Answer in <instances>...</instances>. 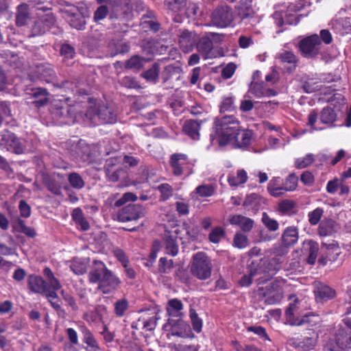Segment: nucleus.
I'll use <instances>...</instances> for the list:
<instances>
[{
  "instance_id": "36",
  "label": "nucleus",
  "mask_w": 351,
  "mask_h": 351,
  "mask_svg": "<svg viewBox=\"0 0 351 351\" xmlns=\"http://www.w3.org/2000/svg\"><path fill=\"white\" fill-rule=\"evenodd\" d=\"M43 23L47 27H51L56 23V18L52 14H48L44 16L40 21L36 23L33 32L34 34H42L45 32V29L37 31V28L40 26V24Z\"/></svg>"
},
{
  "instance_id": "52",
  "label": "nucleus",
  "mask_w": 351,
  "mask_h": 351,
  "mask_svg": "<svg viewBox=\"0 0 351 351\" xmlns=\"http://www.w3.org/2000/svg\"><path fill=\"white\" fill-rule=\"evenodd\" d=\"M302 88L305 93H311L320 89V86L317 80L314 81L313 78H308L304 82Z\"/></svg>"
},
{
  "instance_id": "46",
  "label": "nucleus",
  "mask_w": 351,
  "mask_h": 351,
  "mask_svg": "<svg viewBox=\"0 0 351 351\" xmlns=\"http://www.w3.org/2000/svg\"><path fill=\"white\" fill-rule=\"evenodd\" d=\"M16 227L19 228V230L25 234L27 237L30 238H34L36 235V232L34 228L32 227L27 226L25 225V221L19 218L16 221Z\"/></svg>"
},
{
  "instance_id": "26",
  "label": "nucleus",
  "mask_w": 351,
  "mask_h": 351,
  "mask_svg": "<svg viewBox=\"0 0 351 351\" xmlns=\"http://www.w3.org/2000/svg\"><path fill=\"white\" fill-rule=\"evenodd\" d=\"M234 136L233 141L235 146L241 148L250 145L252 133L248 130H243L241 131L239 130Z\"/></svg>"
},
{
  "instance_id": "11",
  "label": "nucleus",
  "mask_w": 351,
  "mask_h": 351,
  "mask_svg": "<svg viewBox=\"0 0 351 351\" xmlns=\"http://www.w3.org/2000/svg\"><path fill=\"white\" fill-rule=\"evenodd\" d=\"M295 308L296 304L291 303L285 311L287 319L291 325L300 326L304 324H308L313 326L317 322L318 316L313 314H306L300 319L293 320V314Z\"/></svg>"
},
{
  "instance_id": "29",
  "label": "nucleus",
  "mask_w": 351,
  "mask_h": 351,
  "mask_svg": "<svg viewBox=\"0 0 351 351\" xmlns=\"http://www.w3.org/2000/svg\"><path fill=\"white\" fill-rule=\"evenodd\" d=\"M89 265L88 258H74L71 264V269L77 275L84 274L88 269Z\"/></svg>"
},
{
  "instance_id": "1",
  "label": "nucleus",
  "mask_w": 351,
  "mask_h": 351,
  "mask_svg": "<svg viewBox=\"0 0 351 351\" xmlns=\"http://www.w3.org/2000/svg\"><path fill=\"white\" fill-rule=\"evenodd\" d=\"M90 283H98V290L104 294L114 293L119 287L121 281L106 265L95 260L88 273Z\"/></svg>"
},
{
  "instance_id": "4",
  "label": "nucleus",
  "mask_w": 351,
  "mask_h": 351,
  "mask_svg": "<svg viewBox=\"0 0 351 351\" xmlns=\"http://www.w3.org/2000/svg\"><path fill=\"white\" fill-rule=\"evenodd\" d=\"M324 351H346L351 350V331L343 326H339L333 338L325 344Z\"/></svg>"
},
{
  "instance_id": "23",
  "label": "nucleus",
  "mask_w": 351,
  "mask_h": 351,
  "mask_svg": "<svg viewBox=\"0 0 351 351\" xmlns=\"http://www.w3.org/2000/svg\"><path fill=\"white\" fill-rule=\"evenodd\" d=\"M36 73L38 77L47 83L53 82L55 72L49 64H39L36 65Z\"/></svg>"
},
{
  "instance_id": "41",
  "label": "nucleus",
  "mask_w": 351,
  "mask_h": 351,
  "mask_svg": "<svg viewBox=\"0 0 351 351\" xmlns=\"http://www.w3.org/2000/svg\"><path fill=\"white\" fill-rule=\"evenodd\" d=\"M261 221L265 228L270 232H275L279 229L278 222L276 219L271 218L265 212L262 214Z\"/></svg>"
},
{
  "instance_id": "24",
  "label": "nucleus",
  "mask_w": 351,
  "mask_h": 351,
  "mask_svg": "<svg viewBox=\"0 0 351 351\" xmlns=\"http://www.w3.org/2000/svg\"><path fill=\"white\" fill-rule=\"evenodd\" d=\"M51 113L57 119L62 117L72 118L73 117L72 108L66 104H63L61 102H57L53 104Z\"/></svg>"
},
{
  "instance_id": "44",
  "label": "nucleus",
  "mask_w": 351,
  "mask_h": 351,
  "mask_svg": "<svg viewBox=\"0 0 351 351\" xmlns=\"http://www.w3.org/2000/svg\"><path fill=\"white\" fill-rule=\"evenodd\" d=\"M262 272L263 271L261 268L251 267L250 269L249 275H244L241 278L239 281L240 285L243 287L250 286L252 282V278Z\"/></svg>"
},
{
  "instance_id": "50",
  "label": "nucleus",
  "mask_w": 351,
  "mask_h": 351,
  "mask_svg": "<svg viewBox=\"0 0 351 351\" xmlns=\"http://www.w3.org/2000/svg\"><path fill=\"white\" fill-rule=\"evenodd\" d=\"M106 176L110 181L117 182L125 174L124 170L118 167L114 169H107Z\"/></svg>"
},
{
  "instance_id": "21",
  "label": "nucleus",
  "mask_w": 351,
  "mask_h": 351,
  "mask_svg": "<svg viewBox=\"0 0 351 351\" xmlns=\"http://www.w3.org/2000/svg\"><path fill=\"white\" fill-rule=\"evenodd\" d=\"M232 225L238 226L243 232H250L254 226V220L241 215H232L229 219Z\"/></svg>"
},
{
  "instance_id": "33",
  "label": "nucleus",
  "mask_w": 351,
  "mask_h": 351,
  "mask_svg": "<svg viewBox=\"0 0 351 351\" xmlns=\"http://www.w3.org/2000/svg\"><path fill=\"white\" fill-rule=\"evenodd\" d=\"M81 332L83 335V341L89 347L93 349V351H99V345L93 337L90 330L85 326H81Z\"/></svg>"
},
{
  "instance_id": "59",
  "label": "nucleus",
  "mask_w": 351,
  "mask_h": 351,
  "mask_svg": "<svg viewBox=\"0 0 351 351\" xmlns=\"http://www.w3.org/2000/svg\"><path fill=\"white\" fill-rule=\"evenodd\" d=\"M166 4L170 10L178 12L186 5V0H165Z\"/></svg>"
},
{
  "instance_id": "17",
  "label": "nucleus",
  "mask_w": 351,
  "mask_h": 351,
  "mask_svg": "<svg viewBox=\"0 0 351 351\" xmlns=\"http://www.w3.org/2000/svg\"><path fill=\"white\" fill-rule=\"evenodd\" d=\"M27 94L30 98L34 99L33 104L37 107L45 106L49 101V93L46 88H34L29 90Z\"/></svg>"
},
{
  "instance_id": "15",
  "label": "nucleus",
  "mask_w": 351,
  "mask_h": 351,
  "mask_svg": "<svg viewBox=\"0 0 351 351\" xmlns=\"http://www.w3.org/2000/svg\"><path fill=\"white\" fill-rule=\"evenodd\" d=\"M197 49L204 58L210 59L216 57L213 51V40L207 35L199 39L196 45Z\"/></svg>"
},
{
  "instance_id": "28",
  "label": "nucleus",
  "mask_w": 351,
  "mask_h": 351,
  "mask_svg": "<svg viewBox=\"0 0 351 351\" xmlns=\"http://www.w3.org/2000/svg\"><path fill=\"white\" fill-rule=\"evenodd\" d=\"M183 304L181 300L173 298L168 301L166 310L167 314L171 317H178L182 315Z\"/></svg>"
},
{
  "instance_id": "27",
  "label": "nucleus",
  "mask_w": 351,
  "mask_h": 351,
  "mask_svg": "<svg viewBox=\"0 0 351 351\" xmlns=\"http://www.w3.org/2000/svg\"><path fill=\"white\" fill-rule=\"evenodd\" d=\"M318 234L320 237H328L337 231V225L332 219L324 220L319 225Z\"/></svg>"
},
{
  "instance_id": "7",
  "label": "nucleus",
  "mask_w": 351,
  "mask_h": 351,
  "mask_svg": "<svg viewBox=\"0 0 351 351\" xmlns=\"http://www.w3.org/2000/svg\"><path fill=\"white\" fill-rule=\"evenodd\" d=\"M260 295L265 298V302L267 304H274L279 302L283 298L282 289L278 282H270L265 287L258 288Z\"/></svg>"
},
{
  "instance_id": "35",
  "label": "nucleus",
  "mask_w": 351,
  "mask_h": 351,
  "mask_svg": "<svg viewBox=\"0 0 351 351\" xmlns=\"http://www.w3.org/2000/svg\"><path fill=\"white\" fill-rule=\"evenodd\" d=\"M145 62V58L136 55L133 56L125 62V68L126 69L139 71L143 67Z\"/></svg>"
},
{
  "instance_id": "16",
  "label": "nucleus",
  "mask_w": 351,
  "mask_h": 351,
  "mask_svg": "<svg viewBox=\"0 0 351 351\" xmlns=\"http://www.w3.org/2000/svg\"><path fill=\"white\" fill-rule=\"evenodd\" d=\"M314 293L317 302H323L335 297V291L326 285L320 282L315 285Z\"/></svg>"
},
{
  "instance_id": "57",
  "label": "nucleus",
  "mask_w": 351,
  "mask_h": 351,
  "mask_svg": "<svg viewBox=\"0 0 351 351\" xmlns=\"http://www.w3.org/2000/svg\"><path fill=\"white\" fill-rule=\"evenodd\" d=\"M278 58L282 62L289 64H296L298 59L293 52L289 51H285L278 53Z\"/></svg>"
},
{
  "instance_id": "53",
  "label": "nucleus",
  "mask_w": 351,
  "mask_h": 351,
  "mask_svg": "<svg viewBox=\"0 0 351 351\" xmlns=\"http://www.w3.org/2000/svg\"><path fill=\"white\" fill-rule=\"evenodd\" d=\"M214 192L215 189L210 184H202L195 189V193L202 197H210Z\"/></svg>"
},
{
  "instance_id": "40",
  "label": "nucleus",
  "mask_w": 351,
  "mask_h": 351,
  "mask_svg": "<svg viewBox=\"0 0 351 351\" xmlns=\"http://www.w3.org/2000/svg\"><path fill=\"white\" fill-rule=\"evenodd\" d=\"M308 335L309 336L305 337L303 340L300 342V346L306 350L313 349L317 342V335L314 330H310Z\"/></svg>"
},
{
  "instance_id": "42",
  "label": "nucleus",
  "mask_w": 351,
  "mask_h": 351,
  "mask_svg": "<svg viewBox=\"0 0 351 351\" xmlns=\"http://www.w3.org/2000/svg\"><path fill=\"white\" fill-rule=\"evenodd\" d=\"M68 181L70 185L75 189H82L85 186V182L82 176L76 172H72L68 175Z\"/></svg>"
},
{
  "instance_id": "51",
  "label": "nucleus",
  "mask_w": 351,
  "mask_h": 351,
  "mask_svg": "<svg viewBox=\"0 0 351 351\" xmlns=\"http://www.w3.org/2000/svg\"><path fill=\"white\" fill-rule=\"evenodd\" d=\"M128 306H129V304L126 299L123 298V299L117 300L114 303V313L118 317L123 316L125 314V312L128 308Z\"/></svg>"
},
{
  "instance_id": "38",
  "label": "nucleus",
  "mask_w": 351,
  "mask_h": 351,
  "mask_svg": "<svg viewBox=\"0 0 351 351\" xmlns=\"http://www.w3.org/2000/svg\"><path fill=\"white\" fill-rule=\"evenodd\" d=\"M160 67L158 64L154 63L151 68L141 73V76L148 82H156L158 80Z\"/></svg>"
},
{
  "instance_id": "20",
  "label": "nucleus",
  "mask_w": 351,
  "mask_h": 351,
  "mask_svg": "<svg viewBox=\"0 0 351 351\" xmlns=\"http://www.w3.org/2000/svg\"><path fill=\"white\" fill-rule=\"evenodd\" d=\"M27 284L29 289L34 293L45 294L49 291L45 280L38 276L30 275Z\"/></svg>"
},
{
  "instance_id": "43",
  "label": "nucleus",
  "mask_w": 351,
  "mask_h": 351,
  "mask_svg": "<svg viewBox=\"0 0 351 351\" xmlns=\"http://www.w3.org/2000/svg\"><path fill=\"white\" fill-rule=\"evenodd\" d=\"M112 54L115 56L128 53L130 49L129 43L125 40H119L112 45Z\"/></svg>"
},
{
  "instance_id": "39",
  "label": "nucleus",
  "mask_w": 351,
  "mask_h": 351,
  "mask_svg": "<svg viewBox=\"0 0 351 351\" xmlns=\"http://www.w3.org/2000/svg\"><path fill=\"white\" fill-rule=\"evenodd\" d=\"M337 119V114L330 107L324 108L320 114V120L324 124H332Z\"/></svg>"
},
{
  "instance_id": "45",
  "label": "nucleus",
  "mask_w": 351,
  "mask_h": 351,
  "mask_svg": "<svg viewBox=\"0 0 351 351\" xmlns=\"http://www.w3.org/2000/svg\"><path fill=\"white\" fill-rule=\"evenodd\" d=\"M279 180V178H274L268 184L267 190L274 197H279L283 194L282 188L278 184Z\"/></svg>"
},
{
  "instance_id": "10",
  "label": "nucleus",
  "mask_w": 351,
  "mask_h": 351,
  "mask_svg": "<svg viewBox=\"0 0 351 351\" xmlns=\"http://www.w3.org/2000/svg\"><path fill=\"white\" fill-rule=\"evenodd\" d=\"M320 44L321 40L318 35L313 34L301 40L300 48L306 57L311 58L318 53Z\"/></svg>"
},
{
  "instance_id": "54",
  "label": "nucleus",
  "mask_w": 351,
  "mask_h": 351,
  "mask_svg": "<svg viewBox=\"0 0 351 351\" xmlns=\"http://www.w3.org/2000/svg\"><path fill=\"white\" fill-rule=\"evenodd\" d=\"M109 9L106 5H101L94 12L93 20L96 23L104 20L108 15Z\"/></svg>"
},
{
  "instance_id": "63",
  "label": "nucleus",
  "mask_w": 351,
  "mask_h": 351,
  "mask_svg": "<svg viewBox=\"0 0 351 351\" xmlns=\"http://www.w3.org/2000/svg\"><path fill=\"white\" fill-rule=\"evenodd\" d=\"M157 319L156 315H153L148 317H142L139 319V321L143 322V326L147 330H153L156 326Z\"/></svg>"
},
{
  "instance_id": "6",
  "label": "nucleus",
  "mask_w": 351,
  "mask_h": 351,
  "mask_svg": "<svg viewBox=\"0 0 351 351\" xmlns=\"http://www.w3.org/2000/svg\"><path fill=\"white\" fill-rule=\"evenodd\" d=\"M0 146L16 154H21L24 151V145L21 140L7 130L0 132Z\"/></svg>"
},
{
  "instance_id": "61",
  "label": "nucleus",
  "mask_w": 351,
  "mask_h": 351,
  "mask_svg": "<svg viewBox=\"0 0 351 351\" xmlns=\"http://www.w3.org/2000/svg\"><path fill=\"white\" fill-rule=\"evenodd\" d=\"M45 295L54 309L57 311L62 310L56 292L49 290Z\"/></svg>"
},
{
  "instance_id": "37",
  "label": "nucleus",
  "mask_w": 351,
  "mask_h": 351,
  "mask_svg": "<svg viewBox=\"0 0 351 351\" xmlns=\"http://www.w3.org/2000/svg\"><path fill=\"white\" fill-rule=\"evenodd\" d=\"M247 180V175L244 169L237 171V175H230L228 177V181L230 185L232 186H237L239 184H244Z\"/></svg>"
},
{
  "instance_id": "12",
  "label": "nucleus",
  "mask_w": 351,
  "mask_h": 351,
  "mask_svg": "<svg viewBox=\"0 0 351 351\" xmlns=\"http://www.w3.org/2000/svg\"><path fill=\"white\" fill-rule=\"evenodd\" d=\"M170 165L175 176H181L189 169L188 156L184 154H173L170 157Z\"/></svg>"
},
{
  "instance_id": "47",
  "label": "nucleus",
  "mask_w": 351,
  "mask_h": 351,
  "mask_svg": "<svg viewBox=\"0 0 351 351\" xmlns=\"http://www.w3.org/2000/svg\"><path fill=\"white\" fill-rule=\"evenodd\" d=\"M298 177L292 173L285 181L282 188V192L284 191H293L298 186Z\"/></svg>"
},
{
  "instance_id": "3",
  "label": "nucleus",
  "mask_w": 351,
  "mask_h": 351,
  "mask_svg": "<svg viewBox=\"0 0 351 351\" xmlns=\"http://www.w3.org/2000/svg\"><path fill=\"white\" fill-rule=\"evenodd\" d=\"M212 271V261L206 253L199 252L193 256L190 271L194 277L200 280H208L211 276Z\"/></svg>"
},
{
  "instance_id": "30",
  "label": "nucleus",
  "mask_w": 351,
  "mask_h": 351,
  "mask_svg": "<svg viewBox=\"0 0 351 351\" xmlns=\"http://www.w3.org/2000/svg\"><path fill=\"white\" fill-rule=\"evenodd\" d=\"M43 274L47 279L46 285L48 289L56 292L62 287L60 281L54 276L50 268L45 267L43 270Z\"/></svg>"
},
{
  "instance_id": "56",
  "label": "nucleus",
  "mask_w": 351,
  "mask_h": 351,
  "mask_svg": "<svg viewBox=\"0 0 351 351\" xmlns=\"http://www.w3.org/2000/svg\"><path fill=\"white\" fill-rule=\"evenodd\" d=\"M158 189L161 194L160 199L162 201L169 199L173 195V188L169 184H161L158 186Z\"/></svg>"
},
{
  "instance_id": "48",
  "label": "nucleus",
  "mask_w": 351,
  "mask_h": 351,
  "mask_svg": "<svg viewBox=\"0 0 351 351\" xmlns=\"http://www.w3.org/2000/svg\"><path fill=\"white\" fill-rule=\"evenodd\" d=\"M189 316L191 318V324L193 326V330L197 332V333H199L202 331V320L198 317L197 313L196 311L191 308L189 311Z\"/></svg>"
},
{
  "instance_id": "19",
  "label": "nucleus",
  "mask_w": 351,
  "mask_h": 351,
  "mask_svg": "<svg viewBox=\"0 0 351 351\" xmlns=\"http://www.w3.org/2000/svg\"><path fill=\"white\" fill-rule=\"evenodd\" d=\"M179 36V45L184 52L192 50L195 43V34L187 29L182 30Z\"/></svg>"
},
{
  "instance_id": "31",
  "label": "nucleus",
  "mask_w": 351,
  "mask_h": 351,
  "mask_svg": "<svg viewBox=\"0 0 351 351\" xmlns=\"http://www.w3.org/2000/svg\"><path fill=\"white\" fill-rule=\"evenodd\" d=\"M239 15L242 19L251 18L254 14V11L252 5V1L241 0L238 6Z\"/></svg>"
},
{
  "instance_id": "2",
  "label": "nucleus",
  "mask_w": 351,
  "mask_h": 351,
  "mask_svg": "<svg viewBox=\"0 0 351 351\" xmlns=\"http://www.w3.org/2000/svg\"><path fill=\"white\" fill-rule=\"evenodd\" d=\"M239 121L232 115H225L215 118L214 129L219 146L223 147L232 142L234 135L239 132Z\"/></svg>"
},
{
  "instance_id": "25",
  "label": "nucleus",
  "mask_w": 351,
  "mask_h": 351,
  "mask_svg": "<svg viewBox=\"0 0 351 351\" xmlns=\"http://www.w3.org/2000/svg\"><path fill=\"white\" fill-rule=\"evenodd\" d=\"M30 18L29 5L26 3H21L18 5L16 12V24L18 26H24L27 24Z\"/></svg>"
},
{
  "instance_id": "58",
  "label": "nucleus",
  "mask_w": 351,
  "mask_h": 351,
  "mask_svg": "<svg viewBox=\"0 0 351 351\" xmlns=\"http://www.w3.org/2000/svg\"><path fill=\"white\" fill-rule=\"evenodd\" d=\"M324 213V210L321 208H317L308 214V221L310 224L317 225L321 219Z\"/></svg>"
},
{
  "instance_id": "49",
  "label": "nucleus",
  "mask_w": 351,
  "mask_h": 351,
  "mask_svg": "<svg viewBox=\"0 0 351 351\" xmlns=\"http://www.w3.org/2000/svg\"><path fill=\"white\" fill-rule=\"evenodd\" d=\"M225 236L224 230L219 226L215 227L212 229L209 234V241L213 243H218L222 238Z\"/></svg>"
},
{
  "instance_id": "13",
  "label": "nucleus",
  "mask_w": 351,
  "mask_h": 351,
  "mask_svg": "<svg viewBox=\"0 0 351 351\" xmlns=\"http://www.w3.org/2000/svg\"><path fill=\"white\" fill-rule=\"evenodd\" d=\"M274 256L272 257L268 263V268L262 270L263 272L267 273L269 276L274 275L280 268V265L284 261V256L287 254V250L283 247L275 248Z\"/></svg>"
},
{
  "instance_id": "64",
  "label": "nucleus",
  "mask_w": 351,
  "mask_h": 351,
  "mask_svg": "<svg viewBox=\"0 0 351 351\" xmlns=\"http://www.w3.org/2000/svg\"><path fill=\"white\" fill-rule=\"evenodd\" d=\"M61 55L66 59L73 58L75 51L73 47L69 44H63L60 49Z\"/></svg>"
},
{
  "instance_id": "22",
  "label": "nucleus",
  "mask_w": 351,
  "mask_h": 351,
  "mask_svg": "<svg viewBox=\"0 0 351 351\" xmlns=\"http://www.w3.org/2000/svg\"><path fill=\"white\" fill-rule=\"evenodd\" d=\"M202 121H197L195 120H186L183 126L182 130L186 134L193 140L199 139V130Z\"/></svg>"
},
{
  "instance_id": "5",
  "label": "nucleus",
  "mask_w": 351,
  "mask_h": 351,
  "mask_svg": "<svg viewBox=\"0 0 351 351\" xmlns=\"http://www.w3.org/2000/svg\"><path fill=\"white\" fill-rule=\"evenodd\" d=\"M62 17L69 23V25L77 29L83 30L85 29L86 21L82 14L79 9L73 5H67L61 9Z\"/></svg>"
},
{
  "instance_id": "60",
  "label": "nucleus",
  "mask_w": 351,
  "mask_h": 351,
  "mask_svg": "<svg viewBox=\"0 0 351 351\" xmlns=\"http://www.w3.org/2000/svg\"><path fill=\"white\" fill-rule=\"evenodd\" d=\"M235 109L234 99L232 97H224L220 105V112H230Z\"/></svg>"
},
{
  "instance_id": "18",
  "label": "nucleus",
  "mask_w": 351,
  "mask_h": 351,
  "mask_svg": "<svg viewBox=\"0 0 351 351\" xmlns=\"http://www.w3.org/2000/svg\"><path fill=\"white\" fill-rule=\"evenodd\" d=\"M97 117L101 123L112 124L117 121V114L114 110L106 105H100L95 115Z\"/></svg>"
},
{
  "instance_id": "9",
  "label": "nucleus",
  "mask_w": 351,
  "mask_h": 351,
  "mask_svg": "<svg viewBox=\"0 0 351 351\" xmlns=\"http://www.w3.org/2000/svg\"><path fill=\"white\" fill-rule=\"evenodd\" d=\"M144 215V209L141 205L130 204L122 208L117 217L119 221L128 222L136 221Z\"/></svg>"
},
{
  "instance_id": "8",
  "label": "nucleus",
  "mask_w": 351,
  "mask_h": 351,
  "mask_svg": "<svg viewBox=\"0 0 351 351\" xmlns=\"http://www.w3.org/2000/svg\"><path fill=\"white\" fill-rule=\"evenodd\" d=\"M211 20L215 26L219 27H228L233 21L232 8L228 5H221L217 8L212 13Z\"/></svg>"
},
{
  "instance_id": "14",
  "label": "nucleus",
  "mask_w": 351,
  "mask_h": 351,
  "mask_svg": "<svg viewBox=\"0 0 351 351\" xmlns=\"http://www.w3.org/2000/svg\"><path fill=\"white\" fill-rule=\"evenodd\" d=\"M299 232L295 226H289L283 231L280 241L282 247L285 249L294 245L298 241Z\"/></svg>"
},
{
  "instance_id": "32",
  "label": "nucleus",
  "mask_w": 351,
  "mask_h": 351,
  "mask_svg": "<svg viewBox=\"0 0 351 351\" xmlns=\"http://www.w3.org/2000/svg\"><path fill=\"white\" fill-rule=\"evenodd\" d=\"M178 326L180 330H178L176 327H173L171 330V335L181 338H191L195 337V335L192 332L189 325L184 322H180Z\"/></svg>"
},
{
  "instance_id": "34",
  "label": "nucleus",
  "mask_w": 351,
  "mask_h": 351,
  "mask_svg": "<svg viewBox=\"0 0 351 351\" xmlns=\"http://www.w3.org/2000/svg\"><path fill=\"white\" fill-rule=\"evenodd\" d=\"M165 245L167 254L173 256L177 255L178 252V245L174 237L169 234H165Z\"/></svg>"
},
{
  "instance_id": "62",
  "label": "nucleus",
  "mask_w": 351,
  "mask_h": 351,
  "mask_svg": "<svg viewBox=\"0 0 351 351\" xmlns=\"http://www.w3.org/2000/svg\"><path fill=\"white\" fill-rule=\"evenodd\" d=\"M234 245L238 248H244L248 245L247 236L242 233H237L234 237Z\"/></svg>"
},
{
  "instance_id": "55",
  "label": "nucleus",
  "mask_w": 351,
  "mask_h": 351,
  "mask_svg": "<svg viewBox=\"0 0 351 351\" xmlns=\"http://www.w3.org/2000/svg\"><path fill=\"white\" fill-rule=\"evenodd\" d=\"M315 160L314 156L308 154L303 158H298L295 160V167L298 169H304L311 165Z\"/></svg>"
}]
</instances>
